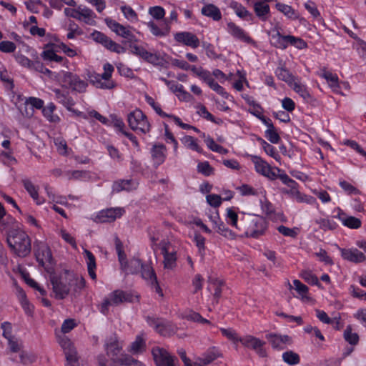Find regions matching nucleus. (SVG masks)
Masks as SVG:
<instances>
[{
    "label": "nucleus",
    "instance_id": "473e14b6",
    "mask_svg": "<svg viewBox=\"0 0 366 366\" xmlns=\"http://www.w3.org/2000/svg\"><path fill=\"white\" fill-rule=\"evenodd\" d=\"M271 43L276 48L285 49L287 48V36L281 35L277 30L276 33L272 35Z\"/></svg>",
    "mask_w": 366,
    "mask_h": 366
},
{
    "label": "nucleus",
    "instance_id": "a211bd4d",
    "mask_svg": "<svg viewBox=\"0 0 366 366\" xmlns=\"http://www.w3.org/2000/svg\"><path fill=\"white\" fill-rule=\"evenodd\" d=\"M109 297L114 305L134 301V297L132 294L120 290H114L109 294Z\"/></svg>",
    "mask_w": 366,
    "mask_h": 366
},
{
    "label": "nucleus",
    "instance_id": "09e8293b",
    "mask_svg": "<svg viewBox=\"0 0 366 366\" xmlns=\"http://www.w3.org/2000/svg\"><path fill=\"white\" fill-rule=\"evenodd\" d=\"M144 347L145 342L144 340L141 337L138 336L135 341L132 343L129 351L132 354H139L144 350Z\"/></svg>",
    "mask_w": 366,
    "mask_h": 366
},
{
    "label": "nucleus",
    "instance_id": "a878e982",
    "mask_svg": "<svg viewBox=\"0 0 366 366\" xmlns=\"http://www.w3.org/2000/svg\"><path fill=\"white\" fill-rule=\"evenodd\" d=\"M84 254H85L86 258V264L89 275L92 280H96L97 275L95 273V269L97 265L95 257L90 251L87 249L84 250Z\"/></svg>",
    "mask_w": 366,
    "mask_h": 366
},
{
    "label": "nucleus",
    "instance_id": "f704fd0d",
    "mask_svg": "<svg viewBox=\"0 0 366 366\" xmlns=\"http://www.w3.org/2000/svg\"><path fill=\"white\" fill-rule=\"evenodd\" d=\"M134 359L127 354L122 355L119 358H112V366H132Z\"/></svg>",
    "mask_w": 366,
    "mask_h": 366
},
{
    "label": "nucleus",
    "instance_id": "b1692460",
    "mask_svg": "<svg viewBox=\"0 0 366 366\" xmlns=\"http://www.w3.org/2000/svg\"><path fill=\"white\" fill-rule=\"evenodd\" d=\"M166 147L163 144H155L152 149V156L154 163L158 166L162 164L165 159Z\"/></svg>",
    "mask_w": 366,
    "mask_h": 366
},
{
    "label": "nucleus",
    "instance_id": "e2e57ef3",
    "mask_svg": "<svg viewBox=\"0 0 366 366\" xmlns=\"http://www.w3.org/2000/svg\"><path fill=\"white\" fill-rule=\"evenodd\" d=\"M16 49V44L9 41H3L0 42V51L5 53H11Z\"/></svg>",
    "mask_w": 366,
    "mask_h": 366
},
{
    "label": "nucleus",
    "instance_id": "f8f14e48",
    "mask_svg": "<svg viewBox=\"0 0 366 366\" xmlns=\"http://www.w3.org/2000/svg\"><path fill=\"white\" fill-rule=\"evenodd\" d=\"M266 338L272 347L276 350H284L286 345L292 343L291 337L287 335H282L276 333H269L266 335Z\"/></svg>",
    "mask_w": 366,
    "mask_h": 366
},
{
    "label": "nucleus",
    "instance_id": "f3484780",
    "mask_svg": "<svg viewBox=\"0 0 366 366\" xmlns=\"http://www.w3.org/2000/svg\"><path fill=\"white\" fill-rule=\"evenodd\" d=\"M104 347L107 355L110 357L111 360L112 357L119 358L117 355L121 352L122 346L116 337H111L109 339H108Z\"/></svg>",
    "mask_w": 366,
    "mask_h": 366
},
{
    "label": "nucleus",
    "instance_id": "7ed1b4c3",
    "mask_svg": "<svg viewBox=\"0 0 366 366\" xmlns=\"http://www.w3.org/2000/svg\"><path fill=\"white\" fill-rule=\"evenodd\" d=\"M50 281L55 297L58 300L64 299L71 290L69 271L65 270L59 276L50 273Z\"/></svg>",
    "mask_w": 366,
    "mask_h": 366
},
{
    "label": "nucleus",
    "instance_id": "864d4df0",
    "mask_svg": "<svg viewBox=\"0 0 366 366\" xmlns=\"http://www.w3.org/2000/svg\"><path fill=\"white\" fill-rule=\"evenodd\" d=\"M217 224V232L224 237L229 239H235V234L230 229H229L224 223L221 222L219 224L215 223Z\"/></svg>",
    "mask_w": 366,
    "mask_h": 366
},
{
    "label": "nucleus",
    "instance_id": "c03bdc74",
    "mask_svg": "<svg viewBox=\"0 0 366 366\" xmlns=\"http://www.w3.org/2000/svg\"><path fill=\"white\" fill-rule=\"evenodd\" d=\"M276 8L278 11L283 13L285 16L291 19H297L298 15L295 11L289 5H286L282 3H277Z\"/></svg>",
    "mask_w": 366,
    "mask_h": 366
},
{
    "label": "nucleus",
    "instance_id": "8fccbe9b",
    "mask_svg": "<svg viewBox=\"0 0 366 366\" xmlns=\"http://www.w3.org/2000/svg\"><path fill=\"white\" fill-rule=\"evenodd\" d=\"M25 189L28 192V193L31 195V197L36 200L38 199L39 194L36 187L34 184L28 179H24L21 181Z\"/></svg>",
    "mask_w": 366,
    "mask_h": 366
},
{
    "label": "nucleus",
    "instance_id": "4d7b16f0",
    "mask_svg": "<svg viewBox=\"0 0 366 366\" xmlns=\"http://www.w3.org/2000/svg\"><path fill=\"white\" fill-rule=\"evenodd\" d=\"M300 277L307 282L311 285H316L320 286L318 278L314 275L310 271H302L300 274Z\"/></svg>",
    "mask_w": 366,
    "mask_h": 366
},
{
    "label": "nucleus",
    "instance_id": "f257e3e1",
    "mask_svg": "<svg viewBox=\"0 0 366 366\" xmlns=\"http://www.w3.org/2000/svg\"><path fill=\"white\" fill-rule=\"evenodd\" d=\"M7 243L9 247L19 257H24L31 252V241L29 236L19 229H10L6 231Z\"/></svg>",
    "mask_w": 366,
    "mask_h": 366
},
{
    "label": "nucleus",
    "instance_id": "e433bc0d",
    "mask_svg": "<svg viewBox=\"0 0 366 366\" xmlns=\"http://www.w3.org/2000/svg\"><path fill=\"white\" fill-rule=\"evenodd\" d=\"M207 282L210 285H212V287L214 290V297L216 299V302H218L219 298L221 297L222 294V286L224 282L222 280H219L217 278L209 277L207 280Z\"/></svg>",
    "mask_w": 366,
    "mask_h": 366
},
{
    "label": "nucleus",
    "instance_id": "338daca9",
    "mask_svg": "<svg viewBox=\"0 0 366 366\" xmlns=\"http://www.w3.org/2000/svg\"><path fill=\"white\" fill-rule=\"evenodd\" d=\"M106 48L111 51L116 52L117 54L124 53L126 51V49L124 46L116 43L112 39Z\"/></svg>",
    "mask_w": 366,
    "mask_h": 366
},
{
    "label": "nucleus",
    "instance_id": "39448f33",
    "mask_svg": "<svg viewBox=\"0 0 366 366\" xmlns=\"http://www.w3.org/2000/svg\"><path fill=\"white\" fill-rule=\"evenodd\" d=\"M104 73L102 75L94 74L89 76L90 81L97 87L101 89H111L115 86L113 81H110L112 74L114 71V66L107 63L104 66Z\"/></svg>",
    "mask_w": 366,
    "mask_h": 366
},
{
    "label": "nucleus",
    "instance_id": "bb28decb",
    "mask_svg": "<svg viewBox=\"0 0 366 366\" xmlns=\"http://www.w3.org/2000/svg\"><path fill=\"white\" fill-rule=\"evenodd\" d=\"M254 10L260 19L265 21L269 13V6L265 2L257 1L254 4Z\"/></svg>",
    "mask_w": 366,
    "mask_h": 366
},
{
    "label": "nucleus",
    "instance_id": "f03ea898",
    "mask_svg": "<svg viewBox=\"0 0 366 366\" xmlns=\"http://www.w3.org/2000/svg\"><path fill=\"white\" fill-rule=\"evenodd\" d=\"M267 228V222L264 218L257 215H247L239 222V229L245 236L258 238L264 234Z\"/></svg>",
    "mask_w": 366,
    "mask_h": 366
},
{
    "label": "nucleus",
    "instance_id": "5701e85b",
    "mask_svg": "<svg viewBox=\"0 0 366 366\" xmlns=\"http://www.w3.org/2000/svg\"><path fill=\"white\" fill-rule=\"evenodd\" d=\"M202 14L206 16L212 18L214 21H219L222 19L220 10L212 4H207L202 7Z\"/></svg>",
    "mask_w": 366,
    "mask_h": 366
},
{
    "label": "nucleus",
    "instance_id": "2f4dec72",
    "mask_svg": "<svg viewBox=\"0 0 366 366\" xmlns=\"http://www.w3.org/2000/svg\"><path fill=\"white\" fill-rule=\"evenodd\" d=\"M139 272H141L142 277L147 281L149 284L152 283V281L155 282L157 279L154 270L149 264H143Z\"/></svg>",
    "mask_w": 366,
    "mask_h": 366
},
{
    "label": "nucleus",
    "instance_id": "ddd939ff",
    "mask_svg": "<svg viewBox=\"0 0 366 366\" xmlns=\"http://www.w3.org/2000/svg\"><path fill=\"white\" fill-rule=\"evenodd\" d=\"M252 161L255 166L257 172L271 179H274L277 178V174L272 170L270 165L264 161L262 158L257 156H252Z\"/></svg>",
    "mask_w": 366,
    "mask_h": 366
},
{
    "label": "nucleus",
    "instance_id": "052dcab7",
    "mask_svg": "<svg viewBox=\"0 0 366 366\" xmlns=\"http://www.w3.org/2000/svg\"><path fill=\"white\" fill-rule=\"evenodd\" d=\"M149 13L157 20L163 19L165 14L164 9L159 6L149 8Z\"/></svg>",
    "mask_w": 366,
    "mask_h": 366
},
{
    "label": "nucleus",
    "instance_id": "49530a36",
    "mask_svg": "<svg viewBox=\"0 0 366 366\" xmlns=\"http://www.w3.org/2000/svg\"><path fill=\"white\" fill-rule=\"evenodd\" d=\"M205 143L207 146L213 152H216L222 154H227L228 153V150L227 149L224 148L221 145L216 144L214 139L210 137H207L205 139Z\"/></svg>",
    "mask_w": 366,
    "mask_h": 366
},
{
    "label": "nucleus",
    "instance_id": "dca6fc26",
    "mask_svg": "<svg viewBox=\"0 0 366 366\" xmlns=\"http://www.w3.org/2000/svg\"><path fill=\"white\" fill-rule=\"evenodd\" d=\"M342 257L350 262L354 263L363 262L366 259L365 255L357 249H342Z\"/></svg>",
    "mask_w": 366,
    "mask_h": 366
},
{
    "label": "nucleus",
    "instance_id": "4be33fe9",
    "mask_svg": "<svg viewBox=\"0 0 366 366\" xmlns=\"http://www.w3.org/2000/svg\"><path fill=\"white\" fill-rule=\"evenodd\" d=\"M147 26L150 28L151 32L157 36H167L170 30V26L167 20L162 23L161 26H157L154 21L147 23Z\"/></svg>",
    "mask_w": 366,
    "mask_h": 366
},
{
    "label": "nucleus",
    "instance_id": "680f3d73",
    "mask_svg": "<svg viewBox=\"0 0 366 366\" xmlns=\"http://www.w3.org/2000/svg\"><path fill=\"white\" fill-rule=\"evenodd\" d=\"M265 136L272 144H277L280 140V137L274 127L273 129H267L265 132Z\"/></svg>",
    "mask_w": 366,
    "mask_h": 366
},
{
    "label": "nucleus",
    "instance_id": "6e6d98bb",
    "mask_svg": "<svg viewBox=\"0 0 366 366\" xmlns=\"http://www.w3.org/2000/svg\"><path fill=\"white\" fill-rule=\"evenodd\" d=\"M218 355L219 354L217 351L212 350L204 354L202 357L199 358V360L203 365H208L216 360Z\"/></svg>",
    "mask_w": 366,
    "mask_h": 366
},
{
    "label": "nucleus",
    "instance_id": "c756f323",
    "mask_svg": "<svg viewBox=\"0 0 366 366\" xmlns=\"http://www.w3.org/2000/svg\"><path fill=\"white\" fill-rule=\"evenodd\" d=\"M321 71L320 76L327 80L330 87L333 88L334 90L339 88V79L337 74L327 71L326 68H322Z\"/></svg>",
    "mask_w": 366,
    "mask_h": 366
},
{
    "label": "nucleus",
    "instance_id": "423d86ee",
    "mask_svg": "<svg viewBox=\"0 0 366 366\" xmlns=\"http://www.w3.org/2000/svg\"><path fill=\"white\" fill-rule=\"evenodd\" d=\"M147 322L157 333L164 337L172 336L174 335L177 330L176 326L162 319L147 317Z\"/></svg>",
    "mask_w": 366,
    "mask_h": 366
},
{
    "label": "nucleus",
    "instance_id": "37998d69",
    "mask_svg": "<svg viewBox=\"0 0 366 366\" xmlns=\"http://www.w3.org/2000/svg\"><path fill=\"white\" fill-rule=\"evenodd\" d=\"M316 224L320 225V228L324 231L334 230L337 228V224L333 220L329 219L320 218L315 219Z\"/></svg>",
    "mask_w": 366,
    "mask_h": 366
},
{
    "label": "nucleus",
    "instance_id": "58836bf2",
    "mask_svg": "<svg viewBox=\"0 0 366 366\" xmlns=\"http://www.w3.org/2000/svg\"><path fill=\"white\" fill-rule=\"evenodd\" d=\"M283 361L290 365H297L300 362V357L299 355L292 350H289L282 354Z\"/></svg>",
    "mask_w": 366,
    "mask_h": 366
},
{
    "label": "nucleus",
    "instance_id": "412c9836",
    "mask_svg": "<svg viewBox=\"0 0 366 366\" xmlns=\"http://www.w3.org/2000/svg\"><path fill=\"white\" fill-rule=\"evenodd\" d=\"M70 285L71 290L73 291V295L76 296L85 287L86 281L81 276H77L72 272H69Z\"/></svg>",
    "mask_w": 366,
    "mask_h": 366
},
{
    "label": "nucleus",
    "instance_id": "a19ab883",
    "mask_svg": "<svg viewBox=\"0 0 366 366\" xmlns=\"http://www.w3.org/2000/svg\"><path fill=\"white\" fill-rule=\"evenodd\" d=\"M144 60L149 63L156 64L159 62L160 58L157 54H153L147 51L144 48L142 47L138 55Z\"/></svg>",
    "mask_w": 366,
    "mask_h": 366
},
{
    "label": "nucleus",
    "instance_id": "bf43d9fd",
    "mask_svg": "<svg viewBox=\"0 0 366 366\" xmlns=\"http://www.w3.org/2000/svg\"><path fill=\"white\" fill-rule=\"evenodd\" d=\"M197 170L204 176H209L213 172V168L208 162H199L197 165Z\"/></svg>",
    "mask_w": 366,
    "mask_h": 366
},
{
    "label": "nucleus",
    "instance_id": "72a5a7b5",
    "mask_svg": "<svg viewBox=\"0 0 366 366\" xmlns=\"http://www.w3.org/2000/svg\"><path fill=\"white\" fill-rule=\"evenodd\" d=\"M338 217L343 225L350 229H358L361 227V220L357 217L352 216L341 217L340 214H338Z\"/></svg>",
    "mask_w": 366,
    "mask_h": 366
},
{
    "label": "nucleus",
    "instance_id": "13d9d810",
    "mask_svg": "<svg viewBox=\"0 0 366 366\" xmlns=\"http://www.w3.org/2000/svg\"><path fill=\"white\" fill-rule=\"evenodd\" d=\"M146 101L155 110V112L161 117H169L170 118L172 114H167L165 112H164L160 107L156 104L154 99L151 97L146 96Z\"/></svg>",
    "mask_w": 366,
    "mask_h": 366
},
{
    "label": "nucleus",
    "instance_id": "a18cd8bd",
    "mask_svg": "<svg viewBox=\"0 0 366 366\" xmlns=\"http://www.w3.org/2000/svg\"><path fill=\"white\" fill-rule=\"evenodd\" d=\"M184 317L187 320L192 321L194 322H198V323H201V324H208V325L211 324L210 321L202 317L199 313L196 312L194 311L189 312L187 314H186L184 315Z\"/></svg>",
    "mask_w": 366,
    "mask_h": 366
},
{
    "label": "nucleus",
    "instance_id": "774afa93",
    "mask_svg": "<svg viewBox=\"0 0 366 366\" xmlns=\"http://www.w3.org/2000/svg\"><path fill=\"white\" fill-rule=\"evenodd\" d=\"M207 201L211 206L218 207L222 203V197L217 194H209L207 196Z\"/></svg>",
    "mask_w": 366,
    "mask_h": 366
},
{
    "label": "nucleus",
    "instance_id": "de8ad7c7",
    "mask_svg": "<svg viewBox=\"0 0 366 366\" xmlns=\"http://www.w3.org/2000/svg\"><path fill=\"white\" fill-rule=\"evenodd\" d=\"M288 44L294 46L299 49H302L307 46V43L303 39L290 35H287V46Z\"/></svg>",
    "mask_w": 366,
    "mask_h": 366
},
{
    "label": "nucleus",
    "instance_id": "ea45409f",
    "mask_svg": "<svg viewBox=\"0 0 366 366\" xmlns=\"http://www.w3.org/2000/svg\"><path fill=\"white\" fill-rule=\"evenodd\" d=\"M182 143L189 149L202 153V149L199 146L197 140L192 136H185L182 139Z\"/></svg>",
    "mask_w": 366,
    "mask_h": 366
},
{
    "label": "nucleus",
    "instance_id": "5fc2aeb1",
    "mask_svg": "<svg viewBox=\"0 0 366 366\" xmlns=\"http://www.w3.org/2000/svg\"><path fill=\"white\" fill-rule=\"evenodd\" d=\"M93 39L102 44L104 47H107L111 40L107 36L100 31H95L92 34Z\"/></svg>",
    "mask_w": 366,
    "mask_h": 366
},
{
    "label": "nucleus",
    "instance_id": "79ce46f5",
    "mask_svg": "<svg viewBox=\"0 0 366 366\" xmlns=\"http://www.w3.org/2000/svg\"><path fill=\"white\" fill-rule=\"evenodd\" d=\"M144 60L149 63L156 64L159 62L160 58L157 54H153L147 51L144 48L142 47L138 55Z\"/></svg>",
    "mask_w": 366,
    "mask_h": 366
},
{
    "label": "nucleus",
    "instance_id": "20e7f679",
    "mask_svg": "<svg viewBox=\"0 0 366 366\" xmlns=\"http://www.w3.org/2000/svg\"><path fill=\"white\" fill-rule=\"evenodd\" d=\"M35 256L40 265L44 267L48 273L53 272L54 259L49 246L43 242L34 244Z\"/></svg>",
    "mask_w": 366,
    "mask_h": 366
},
{
    "label": "nucleus",
    "instance_id": "1a4fd4ad",
    "mask_svg": "<svg viewBox=\"0 0 366 366\" xmlns=\"http://www.w3.org/2000/svg\"><path fill=\"white\" fill-rule=\"evenodd\" d=\"M62 80L63 82L67 84L73 91L79 93L85 92L88 86L86 81L81 80L79 76L71 72H64Z\"/></svg>",
    "mask_w": 366,
    "mask_h": 366
},
{
    "label": "nucleus",
    "instance_id": "393cba45",
    "mask_svg": "<svg viewBox=\"0 0 366 366\" xmlns=\"http://www.w3.org/2000/svg\"><path fill=\"white\" fill-rule=\"evenodd\" d=\"M144 117V114L139 109H136L130 112L127 117V122L130 128L137 131L138 124L142 121V118Z\"/></svg>",
    "mask_w": 366,
    "mask_h": 366
},
{
    "label": "nucleus",
    "instance_id": "69168bd1",
    "mask_svg": "<svg viewBox=\"0 0 366 366\" xmlns=\"http://www.w3.org/2000/svg\"><path fill=\"white\" fill-rule=\"evenodd\" d=\"M221 332L223 335L234 342H239V340L242 339V337H238L237 334L232 329L222 328Z\"/></svg>",
    "mask_w": 366,
    "mask_h": 366
},
{
    "label": "nucleus",
    "instance_id": "9b49d317",
    "mask_svg": "<svg viewBox=\"0 0 366 366\" xmlns=\"http://www.w3.org/2000/svg\"><path fill=\"white\" fill-rule=\"evenodd\" d=\"M239 342L245 347L254 350L259 356L264 357L267 356V352L264 348L265 342L262 341L252 335H246L239 340Z\"/></svg>",
    "mask_w": 366,
    "mask_h": 366
},
{
    "label": "nucleus",
    "instance_id": "603ef678",
    "mask_svg": "<svg viewBox=\"0 0 366 366\" xmlns=\"http://www.w3.org/2000/svg\"><path fill=\"white\" fill-rule=\"evenodd\" d=\"M291 87H292L294 91L299 94L305 100H308L310 98V94L306 87L299 81H295Z\"/></svg>",
    "mask_w": 366,
    "mask_h": 366
},
{
    "label": "nucleus",
    "instance_id": "aec40b11",
    "mask_svg": "<svg viewBox=\"0 0 366 366\" xmlns=\"http://www.w3.org/2000/svg\"><path fill=\"white\" fill-rule=\"evenodd\" d=\"M124 209L119 207L107 209L100 212L97 216L100 222H112L122 215Z\"/></svg>",
    "mask_w": 366,
    "mask_h": 366
},
{
    "label": "nucleus",
    "instance_id": "cd10ccee",
    "mask_svg": "<svg viewBox=\"0 0 366 366\" xmlns=\"http://www.w3.org/2000/svg\"><path fill=\"white\" fill-rule=\"evenodd\" d=\"M275 74L279 79L285 81L289 86H292V84L295 81V76H293L289 70L285 67H278Z\"/></svg>",
    "mask_w": 366,
    "mask_h": 366
},
{
    "label": "nucleus",
    "instance_id": "6ab92c4d",
    "mask_svg": "<svg viewBox=\"0 0 366 366\" xmlns=\"http://www.w3.org/2000/svg\"><path fill=\"white\" fill-rule=\"evenodd\" d=\"M227 28L229 33L234 38L248 44L253 42V40L244 32V31L239 26H237L234 23H228Z\"/></svg>",
    "mask_w": 366,
    "mask_h": 366
},
{
    "label": "nucleus",
    "instance_id": "4c0bfd02",
    "mask_svg": "<svg viewBox=\"0 0 366 366\" xmlns=\"http://www.w3.org/2000/svg\"><path fill=\"white\" fill-rule=\"evenodd\" d=\"M56 109L55 105L53 103L49 104V105L42 109V113L44 116L50 122H58L59 121V117L57 115L54 114V112Z\"/></svg>",
    "mask_w": 366,
    "mask_h": 366
},
{
    "label": "nucleus",
    "instance_id": "3c124183",
    "mask_svg": "<svg viewBox=\"0 0 366 366\" xmlns=\"http://www.w3.org/2000/svg\"><path fill=\"white\" fill-rule=\"evenodd\" d=\"M344 337L347 342L350 345H355L359 342V336L357 333L352 332V327L350 325L347 326L344 332Z\"/></svg>",
    "mask_w": 366,
    "mask_h": 366
},
{
    "label": "nucleus",
    "instance_id": "6e6552de",
    "mask_svg": "<svg viewBox=\"0 0 366 366\" xmlns=\"http://www.w3.org/2000/svg\"><path fill=\"white\" fill-rule=\"evenodd\" d=\"M60 344L64 351L67 362L66 366H79V356L71 340L68 338H64Z\"/></svg>",
    "mask_w": 366,
    "mask_h": 366
},
{
    "label": "nucleus",
    "instance_id": "0eeeda50",
    "mask_svg": "<svg viewBox=\"0 0 366 366\" xmlns=\"http://www.w3.org/2000/svg\"><path fill=\"white\" fill-rule=\"evenodd\" d=\"M152 355L157 366H175L177 358L169 355L164 349L154 347L152 349Z\"/></svg>",
    "mask_w": 366,
    "mask_h": 366
},
{
    "label": "nucleus",
    "instance_id": "c85d7f7f",
    "mask_svg": "<svg viewBox=\"0 0 366 366\" xmlns=\"http://www.w3.org/2000/svg\"><path fill=\"white\" fill-rule=\"evenodd\" d=\"M54 92L59 102L64 105L68 110H71V107L75 104L73 99L69 97L68 94L62 93L59 89H54Z\"/></svg>",
    "mask_w": 366,
    "mask_h": 366
},
{
    "label": "nucleus",
    "instance_id": "9d476101",
    "mask_svg": "<svg viewBox=\"0 0 366 366\" xmlns=\"http://www.w3.org/2000/svg\"><path fill=\"white\" fill-rule=\"evenodd\" d=\"M105 23L112 31L115 32L117 35L127 39L128 42L136 41V37L132 32L124 26L120 24L115 20L109 18L105 19Z\"/></svg>",
    "mask_w": 366,
    "mask_h": 366
},
{
    "label": "nucleus",
    "instance_id": "4468645a",
    "mask_svg": "<svg viewBox=\"0 0 366 366\" xmlns=\"http://www.w3.org/2000/svg\"><path fill=\"white\" fill-rule=\"evenodd\" d=\"M161 250L162 253L164 256V267L165 269H173L176 267V252H169V246L170 243L167 242H161Z\"/></svg>",
    "mask_w": 366,
    "mask_h": 366
},
{
    "label": "nucleus",
    "instance_id": "0e129e2a",
    "mask_svg": "<svg viewBox=\"0 0 366 366\" xmlns=\"http://www.w3.org/2000/svg\"><path fill=\"white\" fill-rule=\"evenodd\" d=\"M294 288L302 297H305L308 292V287L302 284L300 280H295L293 281Z\"/></svg>",
    "mask_w": 366,
    "mask_h": 366
},
{
    "label": "nucleus",
    "instance_id": "c9c22d12",
    "mask_svg": "<svg viewBox=\"0 0 366 366\" xmlns=\"http://www.w3.org/2000/svg\"><path fill=\"white\" fill-rule=\"evenodd\" d=\"M230 7L240 18L247 19L248 17H252V14L246 9V8L237 1H232L230 3Z\"/></svg>",
    "mask_w": 366,
    "mask_h": 366
},
{
    "label": "nucleus",
    "instance_id": "2eb2a0df",
    "mask_svg": "<svg viewBox=\"0 0 366 366\" xmlns=\"http://www.w3.org/2000/svg\"><path fill=\"white\" fill-rule=\"evenodd\" d=\"M174 39L177 41L183 43L192 48H197L199 45V41L197 36L190 32L184 31L177 33L174 36Z\"/></svg>",
    "mask_w": 366,
    "mask_h": 366
},
{
    "label": "nucleus",
    "instance_id": "7c9ffc66",
    "mask_svg": "<svg viewBox=\"0 0 366 366\" xmlns=\"http://www.w3.org/2000/svg\"><path fill=\"white\" fill-rule=\"evenodd\" d=\"M143 263L138 258H132L127 262V268L126 269H122L126 274H136L140 272Z\"/></svg>",
    "mask_w": 366,
    "mask_h": 366
}]
</instances>
